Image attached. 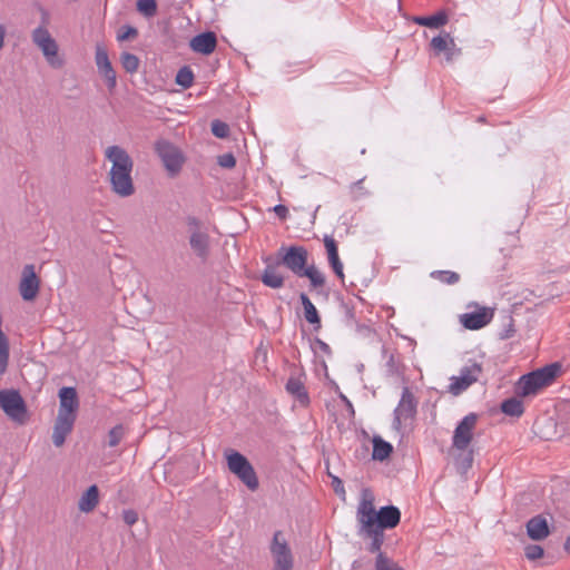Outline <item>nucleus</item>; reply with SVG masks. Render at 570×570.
I'll list each match as a JSON object with an SVG mask.
<instances>
[{"instance_id":"c03bdc74","label":"nucleus","mask_w":570,"mask_h":570,"mask_svg":"<svg viewBox=\"0 0 570 570\" xmlns=\"http://www.w3.org/2000/svg\"><path fill=\"white\" fill-rule=\"evenodd\" d=\"M122 519L128 525H132L138 521V514L134 510H125L122 512Z\"/></svg>"},{"instance_id":"7c9ffc66","label":"nucleus","mask_w":570,"mask_h":570,"mask_svg":"<svg viewBox=\"0 0 570 570\" xmlns=\"http://www.w3.org/2000/svg\"><path fill=\"white\" fill-rule=\"evenodd\" d=\"M501 410L507 415L519 417L523 414L524 406L520 399L511 397L502 402Z\"/></svg>"},{"instance_id":"20e7f679","label":"nucleus","mask_w":570,"mask_h":570,"mask_svg":"<svg viewBox=\"0 0 570 570\" xmlns=\"http://www.w3.org/2000/svg\"><path fill=\"white\" fill-rule=\"evenodd\" d=\"M228 470L235 474L249 490L255 491L258 488V479L250 462L242 453L227 450L225 451Z\"/></svg>"},{"instance_id":"4468645a","label":"nucleus","mask_w":570,"mask_h":570,"mask_svg":"<svg viewBox=\"0 0 570 570\" xmlns=\"http://www.w3.org/2000/svg\"><path fill=\"white\" fill-rule=\"evenodd\" d=\"M106 158L110 161L109 173H131L132 159L119 145H111L105 151Z\"/></svg>"},{"instance_id":"4c0bfd02","label":"nucleus","mask_w":570,"mask_h":570,"mask_svg":"<svg viewBox=\"0 0 570 570\" xmlns=\"http://www.w3.org/2000/svg\"><path fill=\"white\" fill-rule=\"evenodd\" d=\"M375 570H403L397 564L392 562L390 559L379 553L376 558Z\"/></svg>"},{"instance_id":"f704fd0d","label":"nucleus","mask_w":570,"mask_h":570,"mask_svg":"<svg viewBox=\"0 0 570 570\" xmlns=\"http://www.w3.org/2000/svg\"><path fill=\"white\" fill-rule=\"evenodd\" d=\"M121 65H122V68L129 72V73H134L138 70V67H139V59L137 56L132 55V53H129V52H124L121 55Z\"/></svg>"},{"instance_id":"f257e3e1","label":"nucleus","mask_w":570,"mask_h":570,"mask_svg":"<svg viewBox=\"0 0 570 570\" xmlns=\"http://www.w3.org/2000/svg\"><path fill=\"white\" fill-rule=\"evenodd\" d=\"M356 519L358 524L365 528L384 531L395 528L401 520V512L394 505L382 507L379 511L374 508V494L368 489H363L357 505Z\"/></svg>"},{"instance_id":"49530a36","label":"nucleus","mask_w":570,"mask_h":570,"mask_svg":"<svg viewBox=\"0 0 570 570\" xmlns=\"http://www.w3.org/2000/svg\"><path fill=\"white\" fill-rule=\"evenodd\" d=\"M274 213L281 218V219H286L287 215H288V209L286 206L284 205H276L274 208H273Z\"/></svg>"},{"instance_id":"c9c22d12","label":"nucleus","mask_w":570,"mask_h":570,"mask_svg":"<svg viewBox=\"0 0 570 570\" xmlns=\"http://www.w3.org/2000/svg\"><path fill=\"white\" fill-rule=\"evenodd\" d=\"M137 10L145 17H154L157 12L156 0H138Z\"/></svg>"},{"instance_id":"72a5a7b5","label":"nucleus","mask_w":570,"mask_h":570,"mask_svg":"<svg viewBox=\"0 0 570 570\" xmlns=\"http://www.w3.org/2000/svg\"><path fill=\"white\" fill-rule=\"evenodd\" d=\"M176 82L183 88L187 89L193 86L194 73L189 67H183L176 75Z\"/></svg>"},{"instance_id":"5701e85b","label":"nucleus","mask_w":570,"mask_h":570,"mask_svg":"<svg viewBox=\"0 0 570 570\" xmlns=\"http://www.w3.org/2000/svg\"><path fill=\"white\" fill-rule=\"evenodd\" d=\"M189 245L194 253L202 259H206L209 253V236L206 232H195L189 236Z\"/></svg>"},{"instance_id":"0eeeda50","label":"nucleus","mask_w":570,"mask_h":570,"mask_svg":"<svg viewBox=\"0 0 570 570\" xmlns=\"http://www.w3.org/2000/svg\"><path fill=\"white\" fill-rule=\"evenodd\" d=\"M481 372V365L475 362L463 366L459 375L450 377L449 392L452 395H460L478 381Z\"/></svg>"},{"instance_id":"603ef678","label":"nucleus","mask_w":570,"mask_h":570,"mask_svg":"<svg viewBox=\"0 0 570 570\" xmlns=\"http://www.w3.org/2000/svg\"><path fill=\"white\" fill-rule=\"evenodd\" d=\"M466 463H468V466H471V463H472V456L471 454L469 455L468 460H466Z\"/></svg>"},{"instance_id":"09e8293b","label":"nucleus","mask_w":570,"mask_h":570,"mask_svg":"<svg viewBox=\"0 0 570 570\" xmlns=\"http://www.w3.org/2000/svg\"><path fill=\"white\" fill-rule=\"evenodd\" d=\"M4 35H6L4 28H3V26L0 24V50L2 49V47L4 45Z\"/></svg>"},{"instance_id":"2eb2a0df","label":"nucleus","mask_w":570,"mask_h":570,"mask_svg":"<svg viewBox=\"0 0 570 570\" xmlns=\"http://www.w3.org/2000/svg\"><path fill=\"white\" fill-rule=\"evenodd\" d=\"M96 65L99 73L104 77L109 90H114L117 85L116 72L111 66L106 48L102 45L96 46Z\"/></svg>"},{"instance_id":"b1692460","label":"nucleus","mask_w":570,"mask_h":570,"mask_svg":"<svg viewBox=\"0 0 570 570\" xmlns=\"http://www.w3.org/2000/svg\"><path fill=\"white\" fill-rule=\"evenodd\" d=\"M99 502V492L97 485H91L87 489V491L80 497L78 501V509L81 512L88 513L91 512Z\"/></svg>"},{"instance_id":"37998d69","label":"nucleus","mask_w":570,"mask_h":570,"mask_svg":"<svg viewBox=\"0 0 570 570\" xmlns=\"http://www.w3.org/2000/svg\"><path fill=\"white\" fill-rule=\"evenodd\" d=\"M137 29L134 27H124L117 35V39L119 41L127 40L129 38H135L137 36Z\"/></svg>"},{"instance_id":"ea45409f","label":"nucleus","mask_w":570,"mask_h":570,"mask_svg":"<svg viewBox=\"0 0 570 570\" xmlns=\"http://www.w3.org/2000/svg\"><path fill=\"white\" fill-rule=\"evenodd\" d=\"M543 556V549L542 547L538 544H529L525 547V557L529 560H537L540 559Z\"/></svg>"},{"instance_id":"1a4fd4ad","label":"nucleus","mask_w":570,"mask_h":570,"mask_svg":"<svg viewBox=\"0 0 570 570\" xmlns=\"http://www.w3.org/2000/svg\"><path fill=\"white\" fill-rule=\"evenodd\" d=\"M476 421V414L470 413L458 423L452 438L454 449L459 451H465L468 449L473 439Z\"/></svg>"},{"instance_id":"f03ea898","label":"nucleus","mask_w":570,"mask_h":570,"mask_svg":"<svg viewBox=\"0 0 570 570\" xmlns=\"http://www.w3.org/2000/svg\"><path fill=\"white\" fill-rule=\"evenodd\" d=\"M560 370L559 363H552L522 375L517 383L518 394L524 397L538 394L554 381Z\"/></svg>"},{"instance_id":"bb28decb","label":"nucleus","mask_w":570,"mask_h":570,"mask_svg":"<svg viewBox=\"0 0 570 570\" xmlns=\"http://www.w3.org/2000/svg\"><path fill=\"white\" fill-rule=\"evenodd\" d=\"M373 452L372 458L377 461H384L387 459L392 451L393 446L391 443L384 441L381 436H374L373 440Z\"/></svg>"},{"instance_id":"de8ad7c7","label":"nucleus","mask_w":570,"mask_h":570,"mask_svg":"<svg viewBox=\"0 0 570 570\" xmlns=\"http://www.w3.org/2000/svg\"><path fill=\"white\" fill-rule=\"evenodd\" d=\"M362 183H363V179H360L352 185V191L355 194L356 197L365 194V193H363Z\"/></svg>"},{"instance_id":"79ce46f5","label":"nucleus","mask_w":570,"mask_h":570,"mask_svg":"<svg viewBox=\"0 0 570 570\" xmlns=\"http://www.w3.org/2000/svg\"><path fill=\"white\" fill-rule=\"evenodd\" d=\"M217 161L223 168H233L236 164V159L230 153L218 156Z\"/></svg>"},{"instance_id":"c85d7f7f","label":"nucleus","mask_w":570,"mask_h":570,"mask_svg":"<svg viewBox=\"0 0 570 570\" xmlns=\"http://www.w3.org/2000/svg\"><path fill=\"white\" fill-rule=\"evenodd\" d=\"M358 525H360V533L372 540L371 546H370V551L371 552L380 551L381 546L384 540L383 532L380 530H375L374 528L372 530L368 528H365L364 524H358Z\"/></svg>"},{"instance_id":"9b49d317","label":"nucleus","mask_w":570,"mask_h":570,"mask_svg":"<svg viewBox=\"0 0 570 570\" xmlns=\"http://www.w3.org/2000/svg\"><path fill=\"white\" fill-rule=\"evenodd\" d=\"M284 252L281 263L293 274L302 277L303 271L307 267L308 252L303 246H291L281 248Z\"/></svg>"},{"instance_id":"423d86ee","label":"nucleus","mask_w":570,"mask_h":570,"mask_svg":"<svg viewBox=\"0 0 570 570\" xmlns=\"http://www.w3.org/2000/svg\"><path fill=\"white\" fill-rule=\"evenodd\" d=\"M269 550L273 560V570L293 569L294 556L287 540L281 531L274 533Z\"/></svg>"},{"instance_id":"3c124183","label":"nucleus","mask_w":570,"mask_h":570,"mask_svg":"<svg viewBox=\"0 0 570 570\" xmlns=\"http://www.w3.org/2000/svg\"><path fill=\"white\" fill-rule=\"evenodd\" d=\"M320 344H321V346H322V348H323V350H327V348H328V345H327V344H325L324 342H321V341H320Z\"/></svg>"},{"instance_id":"e433bc0d","label":"nucleus","mask_w":570,"mask_h":570,"mask_svg":"<svg viewBox=\"0 0 570 570\" xmlns=\"http://www.w3.org/2000/svg\"><path fill=\"white\" fill-rule=\"evenodd\" d=\"M125 435V430L122 425H116L109 431L108 434V444L109 446H116L119 444L121 439Z\"/></svg>"},{"instance_id":"58836bf2","label":"nucleus","mask_w":570,"mask_h":570,"mask_svg":"<svg viewBox=\"0 0 570 570\" xmlns=\"http://www.w3.org/2000/svg\"><path fill=\"white\" fill-rule=\"evenodd\" d=\"M212 131L217 138L225 139L228 136L229 127L220 120H214L212 122Z\"/></svg>"},{"instance_id":"dca6fc26","label":"nucleus","mask_w":570,"mask_h":570,"mask_svg":"<svg viewBox=\"0 0 570 570\" xmlns=\"http://www.w3.org/2000/svg\"><path fill=\"white\" fill-rule=\"evenodd\" d=\"M493 318V311L487 307H479L471 313L460 315L461 324L468 330H480L487 326Z\"/></svg>"},{"instance_id":"473e14b6","label":"nucleus","mask_w":570,"mask_h":570,"mask_svg":"<svg viewBox=\"0 0 570 570\" xmlns=\"http://www.w3.org/2000/svg\"><path fill=\"white\" fill-rule=\"evenodd\" d=\"M431 277L449 285L455 284L460 279V275L452 271H434L431 273Z\"/></svg>"},{"instance_id":"aec40b11","label":"nucleus","mask_w":570,"mask_h":570,"mask_svg":"<svg viewBox=\"0 0 570 570\" xmlns=\"http://www.w3.org/2000/svg\"><path fill=\"white\" fill-rule=\"evenodd\" d=\"M75 422L76 417L57 415L52 432V442L57 448L63 445L67 435L70 434L73 429Z\"/></svg>"},{"instance_id":"7ed1b4c3","label":"nucleus","mask_w":570,"mask_h":570,"mask_svg":"<svg viewBox=\"0 0 570 570\" xmlns=\"http://www.w3.org/2000/svg\"><path fill=\"white\" fill-rule=\"evenodd\" d=\"M417 412V400L409 386L402 390L401 399L393 411L392 429L400 435L411 425Z\"/></svg>"},{"instance_id":"a211bd4d","label":"nucleus","mask_w":570,"mask_h":570,"mask_svg":"<svg viewBox=\"0 0 570 570\" xmlns=\"http://www.w3.org/2000/svg\"><path fill=\"white\" fill-rule=\"evenodd\" d=\"M189 47L194 52L208 56L216 50L217 37L212 31L199 33L190 40Z\"/></svg>"},{"instance_id":"4be33fe9","label":"nucleus","mask_w":570,"mask_h":570,"mask_svg":"<svg viewBox=\"0 0 570 570\" xmlns=\"http://www.w3.org/2000/svg\"><path fill=\"white\" fill-rule=\"evenodd\" d=\"M324 245H325V248L327 252V257H328L331 267L333 268V271L337 275V277L343 279L344 278L343 264L340 261L337 246H336L334 238L331 236H325Z\"/></svg>"},{"instance_id":"2f4dec72","label":"nucleus","mask_w":570,"mask_h":570,"mask_svg":"<svg viewBox=\"0 0 570 570\" xmlns=\"http://www.w3.org/2000/svg\"><path fill=\"white\" fill-rule=\"evenodd\" d=\"M302 277H307L313 287L323 286L325 283V278L323 274L313 265L307 266L303 273Z\"/></svg>"},{"instance_id":"a878e982","label":"nucleus","mask_w":570,"mask_h":570,"mask_svg":"<svg viewBox=\"0 0 570 570\" xmlns=\"http://www.w3.org/2000/svg\"><path fill=\"white\" fill-rule=\"evenodd\" d=\"M414 21L419 26L438 29V28L445 26L449 21V18L445 12L440 11L432 16L417 17L414 19Z\"/></svg>"},{"instance_id":"412c9836","label":"nucleus","mask_w":570,"mask_h":570,"mask_svg":"<svg viewBox=\"0 0 570 570\" xmlns=\"http://www.w3.org/2000/svg\"><path fill=\"white\" fill-rule=\"evenodd\" d=\"M527 533L534 541L547 538L550 533L547 519L541 515L531 518L527 523Z\"/></svg>"},{"instance_id":"6ab92c4d","label":"nucleus","mask_w":570,"mask_h":570,"mask_svg":"<svg viewBox=\"0 0 570 570\" xmlns=\"http://www.w3.org/2000/svg\"><path fill=\"white\" fill-rule=\"evenodd\" d=\"M111 189L120 197L131 196L135 191L131 173H109Z\"/></svg>"},{"instance_id":"f8f14e48","label":"nucleus","mask_w":570,"mask_h":570,"mask_svg":"<svg viewBox=\"0 0 570 570\" xmlns=\"http://www.w3.org/2000/svg\"><path fill=\"white\" fill-rule=\"evenodd\" d=\"M40 288V279L36 273L35 265H24L21 273L19 283V292L23 301H33Z\"/></svg>"},{"instance_id":"8fccbe9b","label":"nucleus","mask_w":570,"mask_h":570,"mask_svg":"<svg viewBox=\"0 0 570 570\" xmlns=\"http://www.w3.org/2000/svg\"><path fill=\"white\" fill-rule=\"evenodd\" d=\"M342 400L346 403L347 409H350L351 413H354L352 403L346 399V396L342 395Z\"/></svg>"},{"instance_id":"6e6552de","label":"nucleus","mask_w":570,"mask_h":570,"mask_svg":"<svg viewBox=\"0 0 570 570\" xmlns=\"http://www.w3.org/2000/svg\"><path fill=\"white\" fill-rule=\"evenodd\" d=\"M0 407L12 420L23 422L26 417L24 401L16 390L0 391Z\"/></svg>"},{"instance_id":"9d476101","label":"nucleus","mask_w":570,"mask_h":570,"mask_svg":"<svg viewBox=\"0 0 570 570\" xmlns=\"http://www.w3.org/2000/svg\"><path fill=\"white\" fill-rule=\"evenodd\" d=\"M156 151L168 175L171 177L178 175L185 163L180 149L176 145H156Z\"/></svg>"},{"instance_id":"cd10ccee","label":"nucleus","mask_w":570,"mask_h":570,"mask_svg":"<svg viewBox=\"0 0 570 570\" xmlns=\"http://www.w3.org/2000/svg\"><path fill=\"white\" fill-rule=\"evenodd\" d=\"M262 282L271 288H281L284 285V277L277 272L275 266L268 265L264 269Z\"/></svg>"},{"instance_id":"393cba45","label":"nucleus","mask_w":570,"mask_h":570,"mask_svg":"<svg viewBox=\"0 0 570 570\" xmlns=\"http://www.w3.org/2000/svg\"><path fill=\"white\" fill-rule=\"evenodd\" d=\"M286 390L292 394L301 404L308 403V395L303 382L297 377H291L286 383Z\"/></svg>"},{"instance_id":"ddd939ff","label":"nucleus","mask_w":570,"mask_h":570,"mask_svg":"<svg viewBox=\"0 0 570 570\" xmlns=\"http://www.w3.org/2000/svg\"><path fill=\"white\" fill-rule=\"evenodd\" d=\"M430 47L435 56L444 55L448 62L453 61L455 57L461 55V49L456 46L454 38L449 32H441L432 38Z\"/></svg>"},{"instance_id":"c756f323","label":"nucleus","mask_w":570,"mask_h":570,"mask_svg":"<svg viewBox=\"0 0 570 570\" xmlns=\"http://www.w3.org/2000/svg\"><path fill=\"white\" fill-rule=\"evenodd\" d=\"M299 299H301L303 308H304L305 320L309 324H317V325H320L321 320H320V316H318V312H317L315 305L308 298V296L306 294L302 293L301 296H299Z\"/></svg>"},{"instance_id":"39448f33","label":"nucleus","mask_w":570,"mask_h":570,"mask_svg":"<svg viewBox=\"0 0 570 570\" xmlns=\"http://www.w3.org/2000/svg\"><path fill=\"white\" fill-rule=\"evenodd\" d=\"M32 41L41 50L46 61L53 69H60L65 65V59L59 55V46L51 37L50 32L39 27L32 32Z\"/></svg>"},{"instance_id":"a19ab883","label":"nucleus","mask_w":570,"mask_h":570,"mask_svg":"<svg viewBox=\"0 0 570 570\" xmlns=\"http://www.w3.org/2000/svg\"><path fill=\"white\" fill-rule=\"evenodd\" d=\"M186 224L188 226V230L190 234L195 233V232H198V233L205 232L203 229V223L200 222L199 218H197L195 216H188L186 218Z\"/></svg>"},{"instance_id":"f3484780","label":"nucleus","mask_w":570,"mask_h":570,"mask_svg":"<svg viewBox=\"0 0 570 570\" xmlns=\"http://www.w3.org/2000/svg\"><path fill=\"white\" fill-rule=\"evenodd\" d=\"M59 410L58 415L77 417L79 401L76 389L65 386L59 390Z\"/></svg>"},{"instance_id":"a18cd8bd","label":"nucleus","mask_w":570,"mask_h":570,"mask_svg":"<svg viewBox=\"0 0 570 570\" xmlns=\"http://www.w3.org/2000/svg\"><path fill=\"white\" fill-rule=\"evenodd\" d=\"M333 487L334 491L340 494L342 498L345 497V490L343 487V482L337 476H333Z\"/></svg>"}]
</instances>
